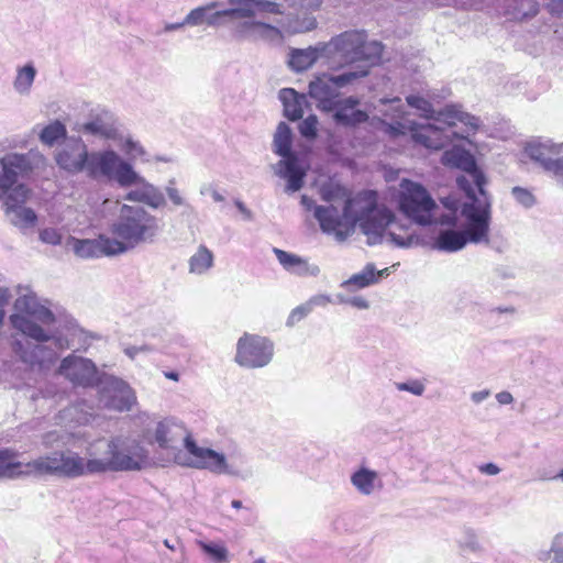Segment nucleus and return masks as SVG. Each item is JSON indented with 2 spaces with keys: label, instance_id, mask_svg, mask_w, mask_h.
Returning <instances> with one entry per match:
<instances>
[{
  "label": "nucleus",
  "instance_id": "nucleus-1",
  "mask_svg": "<svg viewBox=\"0 0 563 563\" xmlns=\"http://www.w3.org/2000/svg\"><path fill=\"white\" fill-rule=\"evenodd\" d=\"M59 168L69 174L85 173L90 179L99 183H113L119 188L126 189L123 200L143 202L153 210L166 207V197L174 207L190 205L176 187V179L170 178L164 191L142 176L128 159L114 150L107 148L89 152L80 137L68 139L55 154Z\"/></svg>",
  "mask_w": 563,
  "mask_h": 563
},
{
  "label": "nucleus",
  "instance_id": "nucleus-2",
  "mask_svg": "<svg viewBox=\"0 0 563 563\" xmlns=\"http://www.w3.org/2000/svg\"><path fill=\"white\" fill-rule=\"evenodd\" d=\"M143 441L117 435L99 442L88 452V457L70 450H57L26 463L31 477L57 476L78 478L104 473L140 471L150 461V452Z\"/></svg>",
  "mask_w": 563,
  "mask_h": 563
},
{
  "label": "nucleus",
  "instance_id": "nucleus-3",
  "mask_svg": "<svg viewBox=\"0 0 563 563\" xmlns=\"http://www.w3.org/2000/svg\"><path fill=\"white\" fill-rule=\"evenodd\" d=\"M137 435L155 448V464L166 467L176 464L183 467L208 470L243 481L251 476L227 462L224 454L197 444L186 424L175 417H158L146 412L135 419Z\"/></svg>",
  "mask_w": 563,
  "mask_h": 563
},
{
  "label": "nucleus",
  "instance_id": "nucleus-4",
  "mask_svg": "<svg viewBox=\"0 0 563 563\" xmlns=\"http://www.w3.org/2000/svg\"><path fill=\"white\" fill-rule=\"evenodd\" d=\"M46 157L37 150L26 153L9 152L0 157V201L10 223L21 230L33 228L37 216L25 207L30 189L21 180L45 170Z\"/></svg>",
  "mask_w": 563,
  "mask_h": 563
},
{
  "label": "nucleus",
  "instance_id": "nucleus-5",
  "mask_svg": "<svg viewBox=\"0 0 563 563\" xmlns=\"http://www.w3.org/2000/svg\"><path fill=\"white\" fill-rule=\"evenodd\" d=\"M325 64L331 69H340L353 64L360 66L375 65L382 57L383 45L377 41L367 42L364 31H345L321 44Z\"/></svg>",
  "mask_w": 563,
  "mask_h": 563
},
{
  "label": "nucleus",
  "instance_id": "nucleus-6",
  "mask_svg": "<svg viewBox=\"0 0 563 563\" xmlns=\"http://www.w3.org/2000/svg\"><path fill=\"white\" fill-rule=\"evenodd\" d=\"M16 299L14 312L9 316L11 327L32 341H47L52 336L49 327L56 322L54 312L48 308L47 300H42L30 286L15 287Z\"/></svg>",
  "mask_w": 563,
  "mask_h": 563
},
{
  "label": "nucleus",
  "instance_id": "nucleus-7",
  "mask_svg": "<svg viewBox=\"0 0 563 563\" xmlns=\"http://www.w3.org/2000/svg\"><path fill=\"white\" fill-rule=\"evenodd\" d=\"M466 197L470 201L463 205L455 198H444L442 203L449 212L441 214L439 224L455 227L457 211L461 209V214L466 222L465 229L462 231L467 234L471 243L487 242L492 217V198L485 187L482 191L474 190L472 195H466Z\"/></svg>",
  "mask_w": 563,
  "mask_h": 563
},
{
  "label": "nucleus",
  "instance_id": "nucleus-8",
  "mask_svg": "<svg viewBox=\"0 0 563 563\" xmlns=\"http://www.w3.org/2000/svg\"><path fill=\"white\" fill-rule=\"evenodd\" d=\"M122 203L110 224L112 239L124 247V253L143 243H152L161 232L158 219L144 208L143 202Z\"/></svg>",
  "mask_w": 563,
  "mask_h": 563
},
{
  "label": "nucleus",
  "instance_id": "nucleus-9",
  "mask_svg": "<svg viewBox=\"0 0 563 563\" xmlns=\"http://www.w3.org/2000/svg\"><path fill=\"white\" fill-rule=\"evenodd\" d=\"M230 15L227 29L236 41L267 40L280 34L279 30L268 23L256 20L253 0H228Z\"/></svg>",
  "mask_w": 563,
  "mask_h": 563
},
{
  "label": "nucleus",
  "instance_id": "nucleus-10",
  "mask_svg": "<svg viewBox=\"0 0 563 563\" xmlns=\"http://www.w3.org/2000/svg\"><path fill=\"white\" fill-rule=\"evenodd\" d=\"M355 213L363 234L367 238L368 245L382 243L387 228L395 224V214L388 208L379 206L377 194L374 190H365L355 196Z\"/></svg>",
  "mask_w": 563,
  "mask_h": 563
},
{
  "label": "nucleus",
  "instance_id": "nucleus-11",
  "mask_svg": "<svg viewBox=\"0 0 563 563\" xmlns=\"http://www.w3.org/2000/svg\"><path fill=\"white\" fill-rule=\"evenodd\" d=\"M399 210L415 223L426 227L439 223L438 205L419 183L402 179L398 196Z\"/></svg>",
  "mask_w": 563,
  "mask_h": 563
},
{
  "label": "nucleus",
  "instance_id": "nucleus-12",
  "mask_svg": "<svg viewBox=\"0 0 563 563\" xmlns=\"http://www.w3.org/2000/svg\"><path fill=\"white\" fill-rule=\"evenodd\" d=\"M292 132L289 125L280 122L277 125L274 134V153L282 156L283 159L278 163V170L276 174L287 180L286 191H299L306 177V170L300 166L297 155L291 151Z\"/></svg>",
  "mask_w": 563,
  "mask_h": 563
},
{
  "label": "nucleus",
  "instance_id": "nucleus-13",
  "mask_svg": "<svg viewBox=\"0 0 563 563\" xmlns=\"http://www.w3.org/2000/svg\"><path fill=\"white\" fill-rule=\"evenodd\" d=\"M368 75L367 66H360L358 69L345 70L339 75H327L316 77L309 84V95L319 102L323 111H332L335 108L338 98V88H344L352 85L360 78Z\"/></svg>",
  "mask_w": 563,
  "mask_h": 563
},
{
  "label": "nucleus",
  "instance_id": "nucleus-14",
  "mask_svg": "<svg viewBox=\"0 0 563 563\" xmlns=\"http://www.w3.org/2000/svg\"><path fill=\"white\" fill-rule=\"evenodd\" d=\"M70 347L66 336L52 331V336L47 341H34L25 344L14 343L15 352L22 362L38 367V369H48L58 358V352Z\"/></svg>",
  "mask_w": 563,
  "mask_h": 563
},
{
  "label": "nucleus",
  "instance_id": "nucleus-15",
  "mask_svg": "<svg viewBox=\"0 0 563 563\" xmlns=\"http://www.w3.org/2000/svg\"><path fill=\"white\" fill-rule=\"evenodd\" d=\"M355 197L349 198L344 202L342 213L334 206H317L314 208V218L320 224L322 232L334 234L338 241H344L358 222L355 213Z\"/></svg>",
  "mask_w": 563,
  "mask_h": 563
},
{
  "label": "nucleus",
  "instance_id": "nucleus-16",
  "mask_svg": "<svg viewBox=\"0 0 563 563\" xmlns=\"http://www.w3.org/2000/svg\"><path fill=\"white\" fill-rule=\"evenodd\" d=\"M441 161L443 165L462 169L465 173L456 177V185L465 195H472L474 190L482 191L485 187L486 177L468 151L453 147L443 153Z\"/></svg>",
  "mask_w": 563,
  "mask_h": 563
},
{
  "label": "nucleus",
  "instance_id": "nucleus-17",
  "mask_svg": "<svg viewBox=\"0 0 563 563\" xmlns=\"http://www.w3.org/2000/svg\"><path fill=\"white\" fill-rule=\"evenodd\" d=\"M274 352V343L268 338L244 333L238 340L234 361L245 368H262L272 362Z\"/></svg>",
  "mask_w": 563,
  "mask_h": 563
},
{
  "label": "nucleus",
  "instance_id": "nucleus-18",
  "mask_svg": "<svg viewBox=\"0 0 563 563\" xmlns=\"http://www.w3.org/2000/svg\"><path fill=\"white\" fill-rule=\"evenodd\" d=\"M406 101L408 106L418 110L421 117L426 119H435V111L431 102L423 97L409 95L406 97ZM437 120L444 122L449 126L455 125L456 121H459L466 125L468 131L473 133L477 131L481 123V120L477 117L462 111L456 106H446L443 111L438 113Z\"/></svg>",
  "mask_w": 563,
  "mask_h": 563
},
{
  "label": "nucleus",
  "instance_id": "nucleus-19",
  "mask_svg": "<svg viewBox=\"0 0 563 563\" xmlns=\"http://www.w3.org/2000/svg\"><path fill=\"white\" fill-rule=\"evenodd\" d=\"M58 374L74 386L93 388L99 385L106 373H100L91 360L69 354L62 360Z\"/></svg>",
  "mask_w": 563,
  "mask_h": 563
},
{
  "label": "nucleus",
  "instance_id": "nucleus-20",
  "mask_svg": "<svg viewBox=\"0 0 563 563\" xmlns=\"http://www.w3.org/2000/svg\"><path fill=\"white\" fill-rule=\"evenodd\" d=\"M98 386L100 401L108 409L129 411L136 400L130 385L119 377L104 374Z\"/></svg>",
  "mask_w": 563,
  "mask_h": 563
},
{
  "label": "nucleus",
  "instance_id": "nucleus-21",
  "mask_svg": "<svg viewBox=\"0 0 563 563\" xmlns=\"http://www.w3.org/2000/svg\"><path fill=\"white\" fill-rule=\"evenodd\" d=\"M74 253L80 258H100L124 253L122 244L109 235L101 234L97 239L71 238Z\"/></svg>",
  "mask_w": 563,
  "mask_h": 563
},
{
  "label": "nucleus",
  "instance_id": "nucleus-22",
  "mask_svg": "<svg viewBox=\"0 0 563 563\" xmlns=\"http://www.w3.org/2000/svg\"><path fill=\"white\" fill-rule=\"evenodd\" d=\"M80 130L85 134L100 136L107 140H122V133L115 126L113 117L108 111H102L92 120L84 123Z\"/></svg>",
  "mask_w": 563,
  "mask_h": 563
},
{
  "label": "nucleus",
  "instance_id": "nucleus-23",
  "mask_svg": "<svg viewBox=\"0 0 563 563\" xmlns=\"http://www.w3.org/2000/svg\"><path fill=\"white\" fill-rule=\"evenodd\" d=\"M451 132L449 129L444 130L435 124H426L418 129H412L411 139L431 150H441L450 141Z\"/></svg>",
  "mask_w": 563,
  "mask_h": 563
},
{
  "label": "nucleus",
  "instance_id": "nucleus-24",
  "mask_svg": "<svg viewBox=\"0 0 563 563\" xmlns=\"http://www.w3.org/2000/svg\"><path fill=\"white\" fill-rule=\"evenodd\" d=\"M562 144L547 143H529L526 147L527 155L540 163V165L547 170H552L556 163V158L562 152Z\"/></svg>",
  "mask_w": 563,
  "mask_h": 563
},
{
  "label": "nucleus",
  "instance_id": "nucleus-25",
  "mask_svg": "<svg viewBox=\"0 0 563 563\" xmlns=\"http://www.w3.org/2000/svg\"><path fill=\"white\" fill-rule=\"evenodd\" d=\"M19 453L9 448L0 449V478L18 479L31 477L26 463L18 461Z\"/></svg>",
  "mask_w": 563,
  "mask_h": 563
},
{
  "label": "nucleus",
  "instance_id": "nucleus-26",
  "mask_svg": "<svg viewBox=\"0 0 563 563\" xmlns=\"http://www.w3.org/2000/svg\"><path fill=\"white\" fill-rule=\"evenodd\" d=\"M321 44L322 43H319L316 46H309L307 48L290 49L288 60L289 67L292 70L300 73L311 67L319 59H323L325 62Z\"/></svg>",
  "mask_w": 563,
  "mask_h": 563
},
{
  "label": "nucleus",
  "instance_id": "nucleus-27",
  "mask_svg": "<svg viewBox=\"0 0 563 563\" xmlns=\"http://www.w3.org/2000/svg\"><path fill=\"white\" fill-rule=\"evenodd\" d=\"M471 240L463 231L446 229L439 232L432 247L443 252H457L462 250Z\"/></svg>",
  "mask_w": 563,
  "mask_h": 563
},
{
  "label": "nucleus",
  "instance_id": "nucleus-28",
  "mask_svg": "<svg viewBox=\"0 0 563 563\" xmlns=\"http://www.w3.org/2000/svg\"><path fill=\"white\" fill-rule=\"evenodd\" d=\"M279 99L284 106V115L290 121H297L302 118L305 95H299L292 88H284L279 91Z\"/></svg>",
  "mask_w": 563,
  "mask_h": 563
},
{
  "label": "nucleus",
  "instance_id": "nucleus-29",
  "mask_svg": "<svg viewBox=\"0 0 563 563\" xmlns=\"http://www.w3.org/2000/svg\"><path fill=\"white\" fill-rule=\"evenodd\" d=\"M37 70L32 62L16 68L13 79V89L20 96H29L34 84Z\"/></svg>",
  "mask_w": 563,
  "mask_h": 563
},
{
  "label": "nucleus",
  "instance_id": "nucleus-30",
  "mask_svg": "<svg viewBox=\"0 0 563 563\" xmlns=\"http://www.w3.org/2000/svg\"><path fill=\"white\" fill-rule=\"evenodd\" d=\"M38 140L43 145L53 147L59 144L60 141L68 140L67 128L62 121L54 120L41 129Z\"/></svg>",
  "mask_w": 563,
  "mask_h": 563
},
{
  "label": "nucleus",
  "instance_id": "nucleus-31",
  "mask_svg": "<svg viewBox=\"0 0 563 563\" xmlns=\"http://www.w3.org/2000/svg\"><path fill=\"white\" fill-rule=\"evenodd\" d=\"M539 12L537 0H507L506 13L515 20L533 18Z\"/></svg>",
  "mask_w": 563,
  "mask_h": 563
},
{
  "label": "nucleus",
  "instance_id": "nucleus-32",
  "mask_svg": "<svg viewBox=\"0 0 563 563\" xmlns=\"http://www.w3.org/2000/svg\"><path fill=\"white\" fill-rule=\"evenodd\" d=\"M377 477L378 476L375 471L367 467H361L352 474L351 483L358 493L368 496L375 490Z\"/></svg>",
  "mask_w": 563,
  "mask_h": 563
},
{
  "label": "nucleus",
  "instance_id": "nucleus-33",
  "mask_svg": "<svg viewBox=\"0 0 563 563\" xmlns=\"http://www.w3.org/2000/svg\"><path fill=\"white\" fill-rule=\"evenodd\" d=\"M213 266V254L205 245H200L197 252L189 258V272L202 275Z\"/></svg>",
  "mask_w": 563,
  "mask_h": 563
},
{
  "label": "nucleus",
  "instance_id": "nucleus-34",
  "mask_svg": "<svg viewBox=\"0 0 563 563\" xmlns=\"http://www.w3.org/2000/svg\"><path fill=\"white\" fill-rule=\"evenodd\" d=\"M333 120L336 124L353 128L358 124L365 123L368 120L367 112L360 109H351V110H332Z\"/></svg>",
  "mask_w": 563,
  "mask_h": 563
},
{
  "label": "nucleus",
  "instance_id": "nucleus-35",
  "mask_svg": "<svg viewBox=\"0 0 563 563\" xmlns=\"http://www.w3.org/2000/svg\"><path fill=\"white\" fill-rule=\"evenodd\" d=\"M377 283L376 268L374 264H367L362 272L352 275L347 280L342 283V287H355L357 289L365 288Z\"/></svg>",
  "mask_w": 563,
  "mask_h": 563
},
{
  "label": "nucleus",
  "instance_id": "nucleus-36",
  "mask_svg": "<svg viewBox=\"0 0 563 563\" xmlns=\"http://www.w3.org/2000/svg\"><path fill=\"white\" fill-rule=\"evenodd\" d=\"M218 2H210L206 5H200L192 9L186 16L185 23L189 26H200L206 24L207 13L218 7Z\"/></svg>",
  "mask_w": 563,
  "mask_h": 563
},
{
  "label": "nucleus",
  "instance_id": "nucleus-37",
  "mask_svg": "<svg viewBox=\"0 0 563 563\" xmlns=\"http://www.w3.org/2000/svg\"><path fill=\"white\" fill-rule=\"evenodd\" d=\"M387 236L390 242H393L396 246L401 247V249L424 245L423 239H421L416 233H408L406 235H401V234L396 233L393 229H389L387 231Z\"/></svg>",
  "mask_w": 563,
  "mask_h": 563
},
{
  "label": "nucleus",
  "instance_id": "nucleus-38",
  "mask_svg": "<svg viewBox=\"0 0 563 563\" xmlns=\"http://www.w3.org/2000/svg\"><path fill=\"white\" fill-rule=\"evenodd\" d=\"M114 141L120 144L122 151L132 159L143 157L146 154L140 142L133 140L130 135L122 134V140Z\"/></svg>",
  "mask_w": 563,
  "mask_h": 563
},
{
  "label": "nucleus",
  "instance_id": "nucleus-39",
  "mask_svg": "<svg viewBox=\"0 0 563 563\" xmlns=\"http://www.w3.org/2000/svg\"><path fill=\"white\" fill-rule=\"evenodd\" d=\"M459 545L463 550H468L471 552H479L482 551V545L478 541L476 532L471 528H465L463 530V534L459 540Z\"/></svg>",
  "mask_w": 563,
  "mask_h": 563
},
{
  "label": "nucleus",
  "instance_id": "nucleus-40",
  "mask_svg": "<svg viewBox=\"0 0 563 563\" xmlns=\"http://www.w3.org/2000/svg\"><path fill=\"white\" fill-rule=\"evenodd\" d=\"M318 119L314 114L308 115L303 119L299 125L298 130L302 137L307 140H313L318 134Z\"/></svg>",
  "mask_w": 563,
  "mask_h": 563
},
{
  "label": "nucleus",
  "instance_id": "nucleus-41",
  "mask_svg": "<svg viewBox=\"0 0 563 563\" xmlns=\"http://www.w3.org/2000/svg\"><path fill=\"white\" fill-rule=\"evenodd\" d=\"M199 547L206 554L211 556L214 561L220 563L227 561L228 550L223 545L200 541Z\"/></svg>",
  "mask_w": 563,
  "mask_h": 563
},
{
  "label": "nucleus",
  "instance_id": "nucleus-42",
  "mask_svg": "<svg viewBox=\"0 0 563 563\" xmlns=\"http://www.w3.org/2000/svg\"><path fill=\"white\" fill-rule=\"evenodd\" d=\"M511 195L514 199L521 205L522 207L529 209L533 207L537 202L533 194L527 188L516 186L511 189Z\"/></svg>",
  "mask_w": 563,
  "mask_h": 563
},
{
  "label": "nucleus",
  "instance_id": "nucleus-43",
  "mask_svg": "<svg viewBox=\"0 0 563 563\" xmlns=\"http://www.w3.org/2000/svg\"><path fill=\"white\" fill-rule=\"evenodd\" d=\"M273 252L280 265L288 272H291L297 264H300V256L296 254L288 253L277 247H274Z\"/></svg>",
  "mask_w": 563,
  "mask_h": 563
},
{
  "label": "nucleus",
  "instance_id": "nucleus-44",
  "mask_svg": "<svg viewBox=\"0 0 563 563\" xmlns=\"http://www.w3.org/2000/svg\"><path fill=\"white\" fill-rule=\"evenodd\" d=\"M395 387L399 391H407L415 396H422L426 390L424 384L419 379L395 383Z\"/></svg>",
  "mask_w": 563,
  "mask_h": 563
},
{
  "label": "nucleus",
  "instance_id": "nucleus-45",
  "mask_svg": "<svg viewBox=\"0 0 563 563\" xmlns=\"http://www.w3.org/2000/svg\"><path fill=\"white\" fill-rule=\"evenodd\" d=\"M230 15V8L207 13L206 24L211 27L225 26Z\"/></svg>",
  "mask_w": 563,
  "mask_h": 563
},
{
  "label": "nucleus",
  "instance_id": "nucleus-46",
  "mask_svg": "<svg viewBox=\"0 0 563 563\" xmlns=\"http://www.w3.org/2000/svg\"><path fill=\"white\" fill-rule=\"evenodd\" d=\"M310 312H311V310L306 302L297 306L296 308H294L290 311V313L286 320V327H288V328L295 327L298 322H300L302 319H305Z\"/></svg>",
  "mask_w": 563,
  "mask_h": 563
},
{
  "label": "nucleus",
  "instance_id": "nucleus-47",
  "mask_svg": "<svg viewBox=\"0 0 563 563\" xmlns=\"http://www.w3.org/2000/svg\"><path fill=\"white\" fill-rule=\"evenodd\" d=\"M383 104H389L393 113L390 114L391 119H401L405 115V108L399 97H395L393 99H380ZM384 115H389L387 110H380Z\"/></svg>",
  "mask_w": 563,
  "mask_h": 563
},
{
  "label": "nucleus",
  "instance_id": "nucleus-48",
  "mask_svg": "<svg viewBox=\"0 0 563 563\" xmlns=\"http://www.w3.org/2000/svg\"><path fill=\"white\" fill-rule=\"evenodd\" d=\"M40 240L43 243L49 244V245H59L63 241V235L59 232V230L55 228H45L40 231Z\"/></svg>",
  "mask_w": 563,
  "mask_h": 563
},
{
  "label": "nucleus",
  "instance_id": "nucleus-49",
  "mask_svg": "<svg viewBox=\"0 0 563 563\" xmlns=\"http://www.w3.org/2000/svg\"><path fill=\"white\" fill-rule=\"evenodd\" d=\"M551 552H553L554 563H563V532H558L553 536Z\"/></svg>",
  "mask_w": 563,
  "mask_h": 563
},
{
  "label": "nucleus",
  "instance_id": "nucleus-50",
  "mask_svg": "<svg viewBox=\"0 0 563 563\" xmlns=\"http://www.w3.org/2000/svg\"><path fill=\"white\" fill-rule=\"evenodd\" d=\"M290 273L305 276H317L320 273V268L317 265H311L307 260L300 257V264H297Z\"/></svg>",
  "mask_w": 563,
  "mask_h": 563
},
{
  "label": "nucleus",
  "instance_id": "nucleus-51",
  "mask_svg": "<svg viewBox=\"0 0 563 563\" xmlns=\"http://www.w3.org/2000/svg\"><path fill=\"white\" fill-rule=\"evenodd\" d=\"M255 2V12L257 10L263 12H268L273 14H280L283 13L280 10V4L274 1L268 0H253Z\"/></svg>",
  "mask_w": 563,
  "mask_h": 563
},
{
  "label": "nucleus",
  "instance_id": "nucleus-52",
  "mask_svg": "<svg viewBox=\"0 0 563 563\" xmlns=\"http://www.w3.org/2000/svg\"><path fill=\"white\" fill-rule=\"evenodd\" d=\"M286 2L294 8H298L300 10L310 11L318 9L322 0H286Z\"/></svg>",
  "mask_w": 563,
  "mask_h": 563
},
{
  "label": "nucleus",
  "instance_id": "nucleus-53",
  "mask_svg": "<svg viewBox=\"0 0 563 563\" xmlns=\"http://www.w3.org/2000/svg\"><path fill=\"white\" fill-rule=\"evenodd\" d=\"M316 20L312 18L305 19L302 23L296 22L294 25L289 24L287 31L290 33H302L316 27Z\"/></svg>",
  "mask_w": 563,
  "mask_h": 563
},
{
  "label": "nucleus",
  "instance_id": "nucleus-54",
  "mask_svg": "<svg viewBox=\"0 0 563 563\" xmlns=\"http://www.w3.org/2000/svg\"><path fill=\"white\" fill-rule=\"evenodd\" d=\"M329 302H331V298L328 295H314L306 303L309 306L312 311L314 307H325Z\"/></svg>",
  "mask_w": 563,
  "mask_h": 563
},
{
  "label": "nucleus",
  "instance_id": "nucleus-55",
  "mask_svg": "<svg viewBox=\"0 0 563 563\" xmlns=\"http://www.w3.org/2000/svg\"><path fill=\"white\" fill-rule=\"evenodd\" d=\"M358 103H360L358 98L351 96V97H347V98L342 99V100H338L336 99V103H335V108L334 109H336V110L356 109Z\"/></svg>",
  "mask_w": 563,
  "mask_h": 563
},
{
  "label": "nucleus",
  "instance_id": "nucleus-56",
  "mask_svg": "<svg viewBox=\"0 0 563 563\" xmlns=\"http://www.w3.org/2000/svg\"><path fill=\"white\" fill-rule=\"evenodd\" d=\"M545 8L551 15L563 19V0H551Z\"/></svg>",
  "mask_w": 563,
  "mask_h": 563
},
{
  "label": "nucleus",
  "instance_id": "nucleus-57",
  "mask_svg": "<svg viewBox=\"0 0 563 563\" xmlns=\"http://www.w3.org/2000/svg\"><path fill=\"white\" fill-rule=\"evenodd\" d=\"M405 126L402 123L396 121L394 123L386 124V132L391 136L404 134Z\"/></svg>",
  "mask_w": 563,
  "mask_h": 563
},
{
  "label": "nucleus",
  "instance_id": "nucleus-58",
  "mask_svg": "<svg viewBox=\"0 0 563 563\" xmlns=\"http://www.w3.org/2000/svg\"><path fill=\"white\" fill-rule=\"evenodd\" d=\"M479 472L482 474H486V475H490V476H494V475H497L499 474L500 472V468L498 465H496L495 463H486V464H482L479 467H478Z\"/></svg>",
  "mask_w": 563,
  "mask_h": 563
},
{
  "label": "nucleus",
  "instance_id": "nucleus-59",
  "mask_svg": "<svg viewBox=\"0 0 563 563\" xmlns=\"http://www.w3.org/2000/svg\"><path fill=\"white\" fill-rule=\"evenodd\" d=\"M145 351H150V347L147 345L128 346L124 349L125 355L129 356L131 360H134L139 353L145 352Z\"/></svg>",
  "mask_w": 563,
  "mask_h": 563
},
{
  "label": "nucleus",
  "instance_id": "nucleus-60",
  "mask_svg": "<svg viewBox=\"0 0 563 563\" xmlns=\"http://www.w3.org/2000/svg\"><path fill=\"white\" fill-rule=\"evenodd\" d=\"M234 205L238 208V210L243 214L245 220H253V212L245 206L243 201L235 199Z\"/></svg>",
  "mask_w": 563,
  "mask_h": 563
},
{
  "label": "nucleus",
  "instance_id": "nucleus-61",
  "mask_svg": "<svg viewBox=\"0 0 563 563\" xmlns=\"http://www.w3.org/2000/svg\"><path fill=\"white\" fill-rule=\"evenodd\" d=\"M187 24L185 23V19L180 22H175V23L167 22L164 24L163 30L161 32H158V34L178 31V30H181Z\"/></svg>",
  "mask_w": 563,
  "mask_h": 563
},
{
  "label": "nucleus",
  "instance_id": "nucleus-62",
  "mask_svg": "<svg viewBox=\"0 0 563 563\" xmlns=\"http://www.w3.org/2000/svg\"><path fill=\"white\" fill-rule=\"evenodd\" d=\"M551 173L563 184V155L556 158Z\"/></svg>",
  "mask_w": 563,
  "mask_h": 563
},
{
  "label": "nucleus",
  "instance_id": "nucleus-63",
  "mask_svg": "<svg viewBox=\"0 0 563 563\" xmlns=\"http://www.w3.org/2000/svg\"><path fill=\"white\" fill-rule=\"evenodd\" d=\"M536 558L542 563H554L553 562V552H551V548L549 550H540L536 553Z\"/></svg>",
  "mask_w": 563,
  "mask_h": 563
},
{
  "label": "nucleus",
  "instance_id": "nucleus-64",
  "mask_svg": "<svg viewBox=\"0 0 563 563\" xmlns=\"http://www.w3.org/2000/svg\"><path fill=\"white\" fill-rule=\"evenodd\" d=\"M349 305H351L355 308H358V309H367L368 308L367 300L361 296H355V297L349 298Z\"/></svg>",
  "mask_w": 563,
  "mask_h": 563
}]
</instances>
